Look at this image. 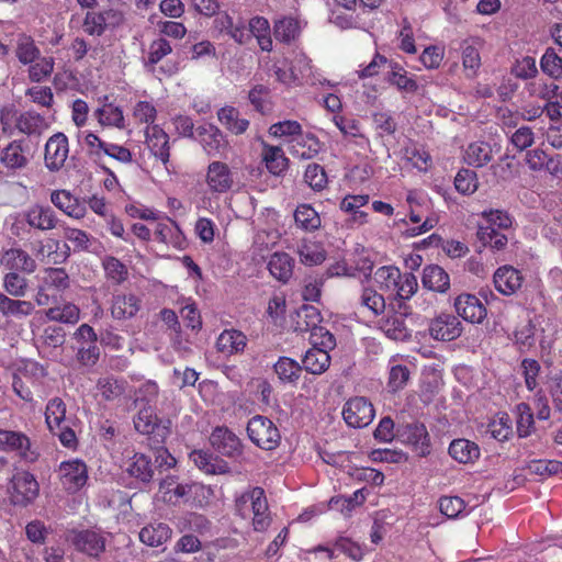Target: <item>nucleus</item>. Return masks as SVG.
I'll return each mask as SVG.
<instances>
[{
    "label": "nucleus",
    "mask_w": 562,
    "mask_h": 562,
    "mask_svg": "<svg viewBox=\"0 0 562 562\" xmlns=\"http://www.w3.org/2000/svg\"><path fill=\"white\" fill-rule=\"evenodd\" d=\"M172 50L170 42L164 36L151 41L143 59L144 67L150 72H156V66L169 56Z\"/></svg>",
    "instance_id": "35"
},
{
    "label": "nucleus",
    "mask_w": 562,
    "mask_h": 562,
    "mask_svg": "<svg viewBox=\"0 0 562 562\" xmlns=\"http://www.w3.org/2000/svg\"><path fill=\"white\" fill-rule=\"evenodd\" d=\"M358 310L362 314L376 317L385 311V299L375 289L363 288L358 299Z\"/></svg>",
    "instance_id": "32"
},
{
    "label": "nucleus",
    "mask_w": 562,
    "mask_h": 562,
    "mask_svg": "<svg viewBox=\"0 0 562 562\" xmlns=\"http://www.w3.org/2000/svg\"><path fill=\"white\" fill-rule=\"evenodd\" d=\"M373 280L383 292H390L398 300H409L418 289L417 278L411 273H402L395 266L379 267L373 273Z\"/></svg>",
    "instance_id": "1"
},
{
    "label": "nucleus",
    "mask_w": 562,
    "mask_h": 562,
    "mask_svg": "<svg viewBox=\"0 0 562 562\" xmlns=\"http://www.w3.org/2000/svg\"><path fill=\"white\" fill-rule=\"evenodd\" d=\"M35 305L31 301L11 297L0 292V314L4 318L23 319L31 316Z\"/></svg>",
    "instance_id": "27"
},
{
    "label": "nucleus",
    "mask_w": 562,
    "mask_h": 562,
    "mask_svg": "<svg viewBox=\"0 0 562 562\" xmlns=\"http://www.w3.org/2000/svg\"><path fill=\"white\" fill-rule=\"evenodd\" d=\"M145 138L149 151L167 166L170 158L169 135L160 125H151L146 127Z\"/></svg>",
    "instance_id": "21"
},
{
    "label": "nucleus",
    "mask_w": 562,
    "mask_h": 562,
    "mask_svg": "<svg viewBox=\"0 0 562 562\" xmlns=\"http://www.w3.org/2000/svg\"><path fill=\"white\" fill-rule=\"evenodd\" d=\"M54 67H55L54 57H50V56L41 57L40 56L38 59H36L31 65H29V70H27L29 79L32 82L40 83V82L48 79L52 76V74L54 71Z\"/></svg>",
    "instance_id": "54"
},
{
    "label": "nucleus",
    "mask_w": 562,
    "mask_h": 562,
    "mask_svg": "<svg viewBox=\"0 0 562 562\" xmlns=\"http://www.w3.org/2000/svg\"><path fill=\"white\" fill-rule=\"evenodd\" d=\"M330 363L329 352H326L325 349L311 347L303 356L301 366L302 370H305L307 373L321 375L329 369Z\"/></svg>",
    "instance_id": "31"
},
{
    "label": "nucleus",
    "mask_w": 562,
    "mask_h": 562,
    "mask_svg": "<svg viewBox=\"0 0 562 562\" xmlns=\"http://www.w3.org/2000/svg\"><path fill=\"white\" fill-rule=\"evenodd\" d=\"M270 88L265 85H256L248 93V99L256 111L266 114L271 111Z\"/></svg>",
    "instance_id": "62"
},
{
    "label": "nucleus",
    "mask_w": 562,
    "mask_h": 562,
    "mask_svg": "<svg viewBox=\"0 0 562 562\" xmlns=\"http://www.w3.org/2000/svg\"><path fill=\"white\" fill-rule=\"evenodd\" d=\"M422 283L428 290L445 293L450 288V277L440 266L429 265L423 270Z\"/></svg>",
    "instance_id": "36"
},
{
    "label": "nucleus",
    "mask_w": 562,
    "mask_h": 562,
    "mask_svg": "<svg viewBox=\"0 0 562 562\" xmlns=\"http://www.w3.org/2000/svg\"><path fill=\"white\" fill-rule=\"evenodd\" d=\"M304 181L312 190L323 191L328 183L325 168L315 162L307 165L304 172Z\"/></svg>",
    "instance_id": "61"
},
{
    "label": "nucleus",
    "mask_w": 562,
    "mask_h": 562,
    "mask_svg": "<svg viewBox=\"0 0 562 562\" xmlns=\"http://www.w3.org/2000/svg\"><path fill=\"white\" fill-rule=\"evenodd\" d=\"M492 147L486 142H473L464 151V161L472 167L480 168L492 160Z\"/></svg>",
    "instance_id": "41"
},
{
    "label": "nucleus",
    "mask_w": 562,
    "mask_h": 562,
    "mask_svg": "<svg viewBox=\"0 0 562 562\" xmlns=\"http://www.w3.org/2000/svg\"><path fill=\"white\" fill-rule=\"evenodd\" d=\"M495 289L505 296L516 294L524 283L522 273L513 266L505 265L496 269L493 276Z\"/></svg>",
    "instance_id": "18"
},
{
    "label": "nucleus",
    "mask_w": 562,
    "mask_h": 562,
    "mask_svg": "<svg viewBox=\"0 0 562 562\" xmlns=\"http://www.w3.org/2000/svg\"><path fill=\"white\" fill-rule=\"evenodd\" d=\"M462 330L461 322L452 314H440L429 325L431 337L442 341H451L459 338Z\"/></svg>",
    "instance_id": "19"
},
{
    "label": "nucleus",
    "mask_w": 562,
    "mask_h": 562,
    "mask_svg": "<svg viewBox=\"0 0 562 562\" xmlns=\"http://www.w3.org/2000/svg\"><path fill=\"white\" fill-rule=\"evenodd\" d=\"M162 499L172 505L186 504L191 507L206 506L212 496L213 491L201 483H186L172 486L171 483L162 482L160 484Z\"/></svg>",
    "instance_id": "3"
},
{
    "label": "nucleus",
    "mask_w": 562,
    "mask_h": 562,
    "mask_svg": "<svg viewBox=\"0 0 562 562\" xmlns=\"http://www.w3.org/2000/svg\"><path fill=\"white\" fill-rule=\"evenodd\" d=\"M23 139L11 140L0 153V162L9 170L23 169L29 164Z\"/></svg>",
    "instance_id": "29"
},
{
    "label": "nucleus",
    "mask_w": 562,
    "mask_h": 562,
    "mask_svg": "<svg viewBox=\"0 0 562 562\" xmlns=\"http://www.w3.org/2000/svg\"><path fill=\"white\" fill-rule=\"evenodd\" d=\"M210 443L222 457H239L243 453L241 440L226 426H217L212 430Z\"/></svg>",
    "instance_id": "12"
},
{
    "label": "nucleus",
    "mask_w": 562,
    "mask_h": 562,
    "mask_svg": "<svg viewBox=\"0 0 562 562\" xmlns=\"http://www.w3.org/2000/svg\"><path fill=\"white\" fill-rule=\"evenodd\" d=\"M132 116L136 124L151 126L157 119V109L153 102L139 100L133 106Z\"/></svg>",
    "instance_id": "58"
},
{
    "label": "nucleus",
    "mask_w": 562,
    "mask_h": 562,
    "mask_svg": "<svg viewBox=\"0 0 562 562\" xmlns=\"http://www.w3.org/2000/svg\"><path fill=\"white\" fill-rule=\"evenodd\" d=\"M180 236V229L175 221L168 220V222L155 223L153 229V239L166 244L176 245Z\"/></svg>",
    "instance_id": "57"
},
{
    "label": "nucleus",
    "mask_w": 562,
    "mask_h": 562,
    "mask_svg": "<svg viewBox=\"0 0 562 562\" xmlns=\"http://www.w3.org/2000/svg\"><path fill=\"white\" fill-rule=\"evenodd\" d=\"M476 236L485 247L493 250H503L508 243L507 236L492 226H479Z\"/></svg>",
    "instance_id": "55"
},
{
    "label": "nucleus",
    "mask_w": 562,
    "mask_h": 562,
    "mask_svg": "<svg viewBox=\"0 0 562 562\" xmlns=\"http://www.w3.org/2000/svg\"><path fill=\"white\" fill-rule=\"evenodd\" d=\"M0 263L9 272L31 274L36 270V261L21 248H10L2 252Z\"/></svg>",
    "instance_id": "23"
},
{
    "label": "nucleus",
    "mask_w": 562,
    "mask_h": 562,
    "mask_svg": "<svg viewBox=\"0 0 562 562\" xmlns=\"http://www.w3.org/2000/svg\"><path fill=\"white\" fill-rule=\"evenodd\" d=\"M341 414L349 427L363 428L372 423L375 411L368 398L356 396L345 403Z\"/></svg>",
    "instance_id": "8"
},
{
    "label": "nucleus",
    "mask_w": 562,
    "mask_h": 562,
    "mask_svg": "<svg viewBox=\"0 0 562 562\" xmlns=\"http://www.w3.org/2000/svg\"><path fill=\"white\" fill-rule=\"evenodd\" d=\"M94 115L102 126L116 128L125 127L123 110L113 103H104L101 108L95 110Z\"/></svg>",
    "instance_id": "45"
},
{
    "label": "nucleus",
    "mask_w": 562,
    "mask_h": 562,
    "mask_svg": "<svg viewBox=\"0 0 562 562\" xmlns=\"http://www.w3.org/2000/svg\"><path fill=\"white\" fill-rule=\"evenodd\" d=\"M406 202L409 206V221L418 224L423 223L428 212V201L426 196L418 194L416 191H409L406 196Z\"/></svg>",
    "instance_id": "56"
},
{
    "label": "nucleus",
    "mask_w": 562,
    "mask_h": 562,
    "mask_svg": "<svg viewBox=\"0 0 562 562\" xmlns=\"http://www.w3.org/2000/svg\"><path fill=\"white\" fill-rule=\"evenodd\" d=\"M526 469L530 474L541 479L551 475H561L562 477V462L559 459H530Z\"/></svg>",
    "instance_id": "49"
},
{
    "label": "nucleus",
    "mask_w": 562,
    "mask_h": 562,
    "mask_svg": "<svg viewBox=\"0 0 562 562\" xmlns=\"http://www.w3.org/2000/svg\"><path fill=\"white\" fill-rule=\"evenodd\" d=\"M15 127L19 132L32 136L41 135L48 127V124L42 114L31 110L22 112L16 117Z\"/></svg>",
    "instance_id": "37"
},
{
    "label": "nucleus",
    "mask_w": 562,
    "mask_h": 562,
    "mask_svg": "<svg viewBox=\"0 0 562 562\" xmlns=\"http://www.w3.org/2000/svg\"><path fill=\"white\" fill-rule=\"evenodd\" d=\"M98 394L106 402L120 398L125 392V382L113 376L100 378L97 382Z\"/></svg>",
    "instance_id": "53"
},
{
    "label": "nucleus",
    "mask_w": 562,
    "mask_h": 562,
    "mask_svg": "<svg viewBox=\"0 0 562 562\" xmlns=\"http://www.w3.org/2000/svg\"><path fill=\"white\" fill-rule=\"evenodd\" d=\"M541 70L553 79L562 77V57L554 48L548 47L540 59Z\"/></svg>",
    "instance_id": "63"
},
{
    "label": "nucleus",
    "mask_w": 562,
    "mask_h": 562,
    "mask_svg": "<svg viewBox=\"0 0 562 562\" xmlns=\"http://www.w3.org/2000/svg\"><path fill=\"white\" fill-rule=\"evenodd\" d=\"M198 140L209 156H222L228 146L222 131L213 124L200 125L196 128Z\"/></svg>",
    "instance_id": "17"
},
{
    "label": "nucleus",
    "mask_w": 562,
    "mask_h": 562,
    "mask_svg": "<svg viewBox=\"0 0 562 562\" xmlns=\"http://www.w3.org/2000/svg\"><path fill=\"white\" fill-rule=\"evenodd\" d=\"M236 513L247 518L252 514V527L256 531H265L271 522L268 501L261 487H252L235 498Z\"/></svg>",
    "instance_id": "2"
},
{
    "label": "nucleus",
    "mask_w": 562,
    "mask_h": 562,
    "mask_svg": "<svg viewBox=\"0 0 562 562\" xmlns=\"http://www.w3.org/2000/svg\"><path fill=\"white\" fill-rule=\"evenodd\" d=\"M142 310V299L134 293L120 292L111 300V316L116 321L134 318Z\"/></svg>",
    "instance_id": "15"
},
{
    "label": "nucleus",
    "mask_w": 562,
    "mask_h": 562,
    "mask_svg": "<svg viewBox=\"0 0 562 562\" xmlns=\"http://www.w3.org/2000/svg\"><path fill=\"white\" fill-rule=\"evenodd\" d=\"M50 202L69 217L80 220L85 217L87 209L85 203L68 190H55L50 193Z\"/></svg>",
    "instance_id": "26"
},
{
    "label": "nucleus",
    "mask_w": 562,
    "mask_h": 562,
    "mask_svg": "<svg viewBox=\"0 0 562 562\" xmlns=\"http://www.w3.org/2000/svg\"><path fill=\"white\" fill-rule=\"evenodd\" d=\"M249 31L257 38L258 45L265 52L272 50L271 30L268 20L255 16L249 21Z\"/></svg>",
    "instance_id": "51"
},
{
    "label": "nucleus",
    "mask_w": 562,
    "mask_h": 562,
    "mask_svg": "<svg viewBox=\"0 0 562 562\" xmlns=\"http://www.w3.org/2000/svg\"><path fill=\"white\" fill-rule=\"evenodd\" d=\"M294 260L286 252H274L268 262L270 273L279 281L285 283L293 274Z\"/></svg>",
    "instance_id": "39"
},
{
    "label": "nucleus",
    "mask_w": 562,
    "mask_h": 562,
    "mask_svg": "<svg viewBox=\"0 0 562 562\" xmlns=\"http://www.w3.org/2000/svg\"><path fill=\"white\" fill-rule=\"evenodd\" d=\"M249 439L263 450L278 447L281 436L279 429L268 417L256 415L247 424Z\"/></svg>",
    "instance_id": "6"
},
{
    "label": "nucleus",
    "mask_w": 562,
    "mask_h": 562,
    "mask_svg": "<svg viewBox=\"0 0 562 562\" xmlns=\"http://www.w3.org/2000/svg\"><path fill=\"white\" fill-rule=\"evenodd\" d=\"M59 479L64 488L75 493L83 487L88 481V469L80 459H71L60 463Z\"/></svg>",
    "instance_id": "10"
},
{
    "label": "nucleus",
    "mask_w": 562,
    "mask_h": 562,
    "mask_svg": "<svg viewBox=\"0 0 562 562\" xmlns=\"http://www.w3.org/2000/svg\"><path fill=\"white\" fill-rule=\"evenodd\" d=\"M297 227L306 232H314L321 227V216L311 204H300L294 212Z\"/></svg>",
    "instance_id": "47"
},
{
    "label": "nucleus",
    "mask_w": 562,
    "mask_h": 562,
    "mask_svg": "<svg viewBox=\"0 0 562 562\" xmlns=\"http://www.w3.org/2000/svg\"><path fill=\"white\" fill-rule=\"evenodd\" d=\"M31 450V439L22 431L0 428V451L27 457Z\"/></svg>",
    "instance_id": "25"
},
{
    "label": "nucleus",
    "mask_w": 562,
    "mask_h": 562,
    "mask_svg": "<svg viewBox=\"0 0 562 562\" xmlns=\"http://www.w3.org/2000/svg\"><path fill=\"white\" fill-rule=\"evenodd\" d=\"M301 261L307 266L319 265L326 259L323 246L314 240L303 239L297 248Z\"/></svg>",
    "instance_id": "50"
},
{
    "label": "nucleus",
    "mask_w": 562,
    "mask_h": 562,
    "mask_svg": "<svg viewBox=\"0 0 562 562\" xmlns=\"http://www.w3.org/2000/svg\"><path fill=\"white\" fill-rule=\"evenodd\" d=\"M483 44L480 37H470L461 42L462 67L468 78H474L482 66L480 50Z\"/></svg>",
    "instance_id": "22"
},
{
    "label": "nucleus",
    "mask_w": 562,
    "mask_h": 562,
    "mask_svg": "<svg viewBox=\"0 0 562 562\" xmlns=\"http://www.w3.org/2000/svg\"><path fill=\"white\" fill-rule=\"evenodd\" d=\"M387 80L400 91L415 93L418 90L416 80L413 77H408L407 71L397 63H391Z\"/></svg>",
    "instance_id": "52"
},
{
    "label": "nucleus",
    "mask_w": 562,
    "mask_h": 562,
    "mask_svg": "<svg viewBox=\"0 0 562 562\" xmlns=\"http://www.w3.org/2000/svg\"><path fill=\"white\" fill-rule=\"evenodd\" d=\"M11 501L14 505L26 506L38 495V483L34 475L26 471H18L11 480Z\"/></svg>",
    "instance_id": "9"
},
{
    "label": "nucleus",
    "mask_w": 562,
    "mask_h": 562,
    "mask_svg": "<svg viewBox=\"0 0 562 562\" xmlns=\"http://www.w3.org/2000/svg\"><path fill=\"white\" fill-rule=\"evenodd\" d=\"M66 404L60 397H53L48 401L45 409V422L50 431L61 429L66 420Z\"/></svg>",
    "instance_id": "43"
},
{
    "label": "nucleus",
    "mask_w": 562,
    "mask_h": 562,
    "mask_svg": "<svg viewBox=\"0 0 562 562\" xmlns=\"http://www.w3.org/2000/svg\"><path fill=\"white\" fill-rule=\"evenodd\" d=\"M516 415L517 432L519 437H528L535 430L532 408L527 403H520L516 406Z\"/></svg>",
    "instance_id": "59"
},
{
    "label": "nucleus",
    "mask_w": 562,
    "mask_h": 562,
    "mask_svg": "<svg viewBox=\"0 0 562 562\" xmlns=\"http://www.w3.org/2000/svg\"><path fill=\"white\" fill-rule=\"evenodd\" d=\"M279 380L284 384H296L301 378L302 366L290 357H280L273 366Z\"/></svg>",
    "instance_id": "40"
},
{
    "label": "nucleus",
    "mask_w": 562,
    "mask_h": 562,
    "mask_svg": "<svg viewBox=\"0 0 562 562\" xmlns=\"http://www.w3.org/2000/svg\"><path fill=\"white\" fill-rule=\"evenodd\" d=\"M205 182L213 193H226L235 184L234 173L226 162L214 160L207 166Z\"/></svg>",
    "instance_id": "13"
},
{
    "label": "nucleus",
    "mask_w": 562,
    "mask_h": 562,
    "mask_svg": "<svg viewBox=\"0 0 562 562\" xmlns=\"http://www.w3.org/2000/svg\"><path fill=\"white\" fill-rule=\"evenodd\" d=\"M288 151L299 159H312L322 149L318 137L311 132H302L297 137L285 140Z\"/></svg>",
    "instance_id": "20"
},
{
    "label": "nucleus",
    "mask_w": 562,
    "mask_h": 562,
    "mask_svg": "<svg viewBox=\"0 0 562 562\" xmlns=\"http://www.w3.org/2000/svg\"><path fill=\"white\" fill-rule=\"evenodd\" d=\"M397 434L419 457H428L431 453L430 437L424 424H406L397 429Z\"/></svg>",
    "instance_id": "11"
},
{
    "label": "nucleus",
    "mask_w": 562,
    "mask_h": 562,
    "mask_svg": "<svg viewBox=\"0 0 562 562\" xmlns=\"http://www.w3.org/2000/svg\"><path fill=\"white\" fill-rule=\"evenodd\" d=\"M128 464H126V470L128 473L139 479L143 482H148L153 479L156 471L161 473V468L167 465V468L175 467L177 463V459H169L170 462H162L164 459L158 464L159 459H127Z\"/></svg>",
    "instance_id": "24"
},
{
    "label": "nucleus",
    "mask_w": 562,
    "mask_h": 562,
    "mask_svg": "<svg viewBox=\"0 0 562 562\" xmlns=\"http://www.w3.org/2000/svg\"><path fill=\"white\" fill-rule=\"evenodd\" d=\"M262 155L266 167L272 175L280 176L288 169L289 159L281 147L265 145Z\"/></svg>",
    "instance_id": "44"
},
{
    "label": "nucleus",
    "mask_w": 562,
    "mask_h": 562,
    "mask_svg": "<svg viewBox=\"0 0 562 562\" xmlns=\"http://www.w3.org/2000/svg\"><path fill=\"white\" fill-rule=\"evenodd\" d=\"M76 360L82 367H93L100 358V347L94 329L88 324H81L74 333Z\"/></svg>",
    "instance_id": "5"
},
{
    "label": "nucleus",
    "mask_w": 562,
    "mask_h": 562,
    "mask_svg": "<svg viewBox=\"0 0 562 562\" xmlns=\"http://www.w3.org/2000/svg\"><path fill=\"white\" fill-rule=\"evenodd\" d=\"M301 33L300 22L294 18H282L274 22L273 36L277 41L290 44Z\"/></svg>",
    "instance_id": "48"
},
{
    "label": "nucleus",
    "mask_w": 562,
    "mask_h": 562,
    "mask_svg": "<svg viewBox=\"0 0 562 562\" xmlns=\"http://www.w3.org/2000/svg\"><path fill=\"white\" fill-rule=\"evenodd\" d=\"M454 308L459 316L472 324H481L486 317L487 310L481 300L469 293H462L454 300Z\"/></svg>",
    "instance_id": "16"
},
{
    "label": "nucleus",
    "mask_w": 562,
    "mask_h": 562,
    "mask_svg": "<svg viewBox=\"0 0 562 562\" xmlns=\"http://www.w3.org/2000/svg\"><path fill=\"white\" fill-rule=\"evenodd\" d=\"M26 223L40 231H50L57 226L58 218L50 206L35 204L25 213Z\"/></svg>",
    "instance_id": "28"
},
{
    "label": "nucleus",
    "mask_w": 562,
    "mask_h": 562,
    "mask_svg": "<svg viewBox=\"0 0 562 562\" xmlns=\"http://www.w3.org/2000/svg\"><path fill=\"white\" fill-rule=\"evenodd\" d=\"M221 124L235 135L244 134L249 127V121L239 116V111L231 105L221 108L217 112Z\"/></svg>",
    "instance_id": "38"
},
{
    "label": "nucleus",
    "mask_w": 562,
    "mask_h": 562,
    "mask_svg": "<svg viewBox=\"0 0 562 562\" xmlns=\"http://www.w3.org/2000/svg\"><path fill=\"white\" fill-rule=\"evenodd\" d=\"M172 530L165 522L154 521L139 531V540L148 547H160L171 538Z\"/></svg>",
    "instance_id": "33"
},
{
    "label": "nucleus",
    "mask_w": 562,
    "mask_h": 562,
    "mask_svg": "<svg viewBox=\"0 0 562 562\" xmlns=\"http://www.w3.org/2000/svg\"><path fill=\"white\" fill-rule=\"evenodd\" d=\"M15 56L26 66L34 63L41 56V50L31 35L20 34L16 41Z\"/></svg>",
    "instance_id": "46"
},
{
    "label": "nucleus",
    "mask_w": 562,
    "mask_h": 562,
    "mask_svg": "<svg viewBox=\"0 0 562 562\" xmlns=\"http://www.w3.org/2000/svg\"><path fill=\"white\" fill-rule=\"evenodd\" d=\"M67 539L79 552L97 558L106 547L105 532L100 529L71 530Z\"/></svg>",
    "instance_id": "7"
},
{
    "label": "nucleus",
    "mask_w": 562,
    "mask_h": 562,
    "mask_svg": "<svg viewBox=\"0 0 562 562\" xmlns=\"http://www.w3.org/2000/svg\"><path fill=\"white\" fill-rule=\"evenodd\" d=\"M406 315L398 312H389L380 321V329L391 339L405 340L411 337V331L406 326Z\"/></svg>",
    "instance_id": "30"
},
{
    "label": "nucleus",
    "mask_w": 562,
    "mask_h": 562,
    "mask_svg": "<svg viewBox=\"0 0 562 562\" xmlns=\"http://www.w3.org/2000/svg\"><path fill=\"white\" fill-rule=\"evenodd\" d=\"M4 294L11 297H23L27 292V280L18 272H8L2 280Z\"/></svg>",
    "instance_id": "60"
},
{
    "label": "nucleus",
    "mask_w": 562,
    "mask_h": 562,
    "mask_svg": "<svg viewBox=\"0 0 562 562\" xmlns=\"http://www.w3.org/2000/svg\"><path fill=\"white\" fill-rule=\"evenodd\" d=\"M49 321L75 324L79 321L80 310L72 303H67L60 307H50L46 312Z\"/></svg>",
    "instance_id": "64"
},
{
    "label": "nucleus",
    "mask_w": 562,
    "mask_h": 562,
    "mask_svg": "<svg viewBox=\"0 0 562 562\" xmlns=\"http://www.w3.org/2000/svg\"><path fill=\"white\" fill-rule=\"evenodd\" d=\"M69 154L68 138L64 133L52 135L45 145L44 161L50 171L60 170Z\"/></svg>",
    "instance_id": "14"
},
{
    "label": "nucleus",
    "mask_w": 562,
    "mask_h": 562,
    "mask_svg": "<svg viewBox=\"0 0 562 562\" xmlns=\"http://www.w3.org/2000/svg\"><path fill=\"white\" fill-rule=\"evenodd\" d=\"M135 430L157 445L165 443L171 434V420L159 417L156 406L144 405L133 418Z\"/></svg>",
    "instance_id": "4"
},
{
    "label": "nucleus",
    "mask_w": 562,
    "mask_h": 562,
    "mask_svg": "<svg viewBox=\"0 0 562 562\" xmlns=\"http://www.w3.org/2000/svg\"><path fill=\"white\" fill-rule=\"evenodd\" d=\"M246 346V335L237 329H225L216 340L217 350L228 356L243 352Z\"/></svg>",
    "instance_id": "34"
},
{
    "label": "nucleus",
    "mask_w": 562,
    "mask_h": 562,
    "mask_svg": "<svg viewBox=\"0 0 562 562\" xmlns=\"http://www.w3.org/2000/svg\"><path fill=\"white\" fill-rule=\"evenodd\" d=\"M322 319V314L317 307L303 305L296 312L294 330L297 333L312 331L321 324Z\"/></svg>",
    "instance_id": "42"
}]
</instances>
